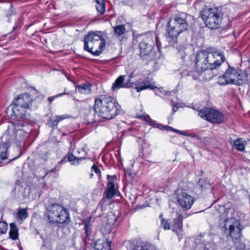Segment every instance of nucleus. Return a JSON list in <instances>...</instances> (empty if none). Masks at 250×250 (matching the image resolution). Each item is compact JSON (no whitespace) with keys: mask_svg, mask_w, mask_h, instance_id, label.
<instances>
[{"mask_svg":"<svg viewBox=\"0 0 250 250\" xmlns=\"http://www.w3.org/2000/svg\"><path fill=\"white\" fill-rule=\"evenodd\" d=\"M183 222L182 218L180 216L173 220V225L172 227V230L178 236L179 240L183 238Z\"/></svg>","mask_w":250,"mask_h":250,"instance_id":"6ab92c4d","label":"nucleus"},{"mask_svg":"<svg viewBox=\"0 0 250 250\" xmlns=\"http://www.w3.org/2000/svg\"><path fill=\"white\" fill-rule=\"evenodd\" d=\"M238 71L234 84L241 85L248 82L250 77L246 71L241 70L239 69Z\"/></svg>","mask_w":250,"mask_h":250,"instance_id":"aec40b11","label":"nucleus"},{"mask_svg":"<svg viewBox=\"0 0 250 250\" xmlns=\"http://www.w3.org/2000/svg\"><path fill=\"white\" fill-rule=\"evenodd\" d=\"M225 61L224 53L219 49L211 47L201 50L194 60L195 73L197 75L193 74V79H199V77L205 80L211 79L213 76L212 70L217 69Z\"/></svg>","mask_w":250,"mask_h":250,"instance_id":"f257e3e1","label":"nucleus"},{"mask_svg":"<svg viewBox=\"0 0 250 250\" xmlns=\"http://www.w3.org/2000/svg\"><path fill=\"white\" fill-rule=\"evenodd\" d=\"M136 70L133 72H131L129 75V80L125 83H124L125 76L124 75L120 76L115 81V82L113 83L112 86V89L113 90H115L116 89H120L121 88H128L130 87H133V83H130L131 78H133L135 76L137 75V73H135Z\"/></svg>","mask_w":250,"mask_h":250,"instance_id":"4468645a","label":"nucleus"},{"mask_svg":"<svg viewBox=\"0 0 250 250\" xmlns=\"http://www.w3.org/2000/svg\"><path fill=\"white\" fill-rule=\"evenodd\" d=\"M57 166H55V167H54V169H52L50 171V172H52L54 171L55 170H56V169H57Z\"/></svg>","mask_w":250,"mask_h":250,"instance_id":"3c124183","label":"nucleus"},{"mask_svg":"<svg viewBox=\"0 0 250 250\" xmlns=\"http://www.w3.org/2000/svg\"><path fill=\"white\" fill-rule=\"evenodd\" d=\"M92 171H94L97 174L99 175L101 173L100 169L95 165H93L91 167Z\"/></svg>","mask_w":250,"mask_h":250,"instance_id":"c03bdc74","label":"nucleus"},{"mask_svg":"<svg viewBox=\"0 0 250 250\" xmlns=\"http://www.w3.org/2000/svg\"><path fill=\"white\" fill-rule=\"evenodd\" d=\"M18 229L16 225L14 223L10 224V230L9 232V237L13 240H16L18 239Z\"/></svg>","mask_w":250,"mask_h":250,"instance_id":"5701e85b","label":"nucleus"},{"mask_svg":"<svg viewBox=\"0 0 250 250\" xmlns=\"http://www.w3.org/2000/svg\"><path fill=\"white\" fill-rule=\"evenodd\" d=\"M201 16L207 27L215 29L220 27L223 14L220 8L214 7L204 9Z\"/></svg>","mask_w":250,"mask_h":250,"instance_id":"6e6552de","label":"nucleus"},{"mask_svg":"<svg viewBox=\"0 0 250 250\" xmlns=\"http://www.w3.org/2000/svg\"><path fill=\"white\" fill-rule=\"evenodd\" d=\"M90 175H91V177L93 175V174L92 173L90 174Z\"/></svg>","mask_w":250,"mask_h":250,"instance_id":"6e6d98bb","label":"nucleus"},{"mask_svg":"<svg viewBox=\"0 0 250 250\" xmlns=\"http://www.w3.org/2000/svg\"><path fill=\"white\" fill-rule=\"evenodd\" d=\"M78 90L83 94H87L91 93V85L89 84H82L77 86Z\"/></svg>","mask_w":250,"mask_h":250,"instance_id":"393cba45","label":"nucleus"},{"mask_svg":"<svg viewBox=\"0 0 250 250\" xmlns=\"http://www.w3.org/2000/svg\"><path fill=\"white\" fill-rule=\"evenodd\" d=\"M17 215L21 220H24L28 216V212L25 208H20L17 212Z\"/></svg>","mask_w":250,"mask_h":250,"instance_id":"2f4dec72","label":"nucleus"},{"mask_svg":"<svg viewBox=\"0 0 250 250\" xmlns=\"http://www.w3.org/2000/svg\"><path fill=\"white\" fill-rule=\"evenodd\" d=\"M85 158V157L84 156L81 157H76L72 153H68V161L70 162L71 164L73 165H78L80 164L79 162Z\"/></svg>","mask_w":250,"mask_h":250,"instance_id":"a878e982","label":"nucleus"},{"mask_svg":"<svg viewBox=\"0 0 250 250\" xmlns=\"http://www.w3.org/2000/svg\"><path fill=\"white\" fill-rule=\"evenodd\" d=\"M138 118L145 120L146 122H149L151 118L148 115H140L138 116Z\"/></svg>","mask_w":250,"mask_h":250,"instance_id":"79ce46f5","label":"nucleus"},{"mask_svg":"<svg viewBox=\"0 0 250 250\" xmlns=\"http://www.w3.org/2000/svg\"><path fill=\"white\" fill-rule=\"evenodd\" d=\"M177 199L178 204L184 210L189 209L194 203L193 198L182 190H177Z\"/></svg>","mask_w":250,"mask_h":250,"instance_id":"f8f14e48","label":"nucleus"},{"mask_svg":"<svg viewBox=\"0 0 250 250\" xmlns=\"http://www.w3.org/2000/svg\"><path fill=\"white\" fill-rule=\"evenodd\" d=\"M93 108L98 116L105 120L114 118L121 111V106L113 97L104 95L95 98Z\"/></svg>","mask_w":250,"mask_h":250,"instance_id":"f03ea898","label":"nucleus"},{"mask_svg":"<svg viewBox=\"0 0 250 250\" xmlns=\"http://www.w3.org/2000/svg\"><path fill=\"white\" fill-rule=\"evenodd\" d=\"M166 130L172 131L174 132V130H175V129L172 127L168 126L167 125V128H166Z\"/></svg>","mask_w":250,"mask_h":250,"instance_id":"09e8293b","label":"nucleus"},{"mask_svg":"<svg viewBox=\"0 0 250 250\" xmlns=\"http://www.w3.org/2000/svg\"><path fill=\"white\" fill-rule=\"evenodd\" d=\"M156 127L158 128H159L161 130H166L167 128V125H163L161 124H157L156 125Z\"/></svg>","mask_w":250,"mask_h":250,"instance_id":"49530a36","label":"nucleus"},{"mask_svg":"<svg viewBox=\"0 0 250 250\" xmlns=\"http://www.w3.org/2000/svg\"><path fill=\"white\" fill-rule=\"evenodd\" d=\"M177 104H176L175 103H173V102H171V105L172 106V112L173 113H174L175 112L177 109H178V107L177 106Z\"/></svg>","mask_w":250,"mask_h":250,"instance_id":"a18cd8bd","label":"nucleus"},{"mask_svg":"<svg viewBox=\"0 0 250 250\" xmlns=\"http://www.w3.org/2000/svg\"><path fill=\"white\" fill-rule=\"evenodd\" d=\"M198 115L208 121L213 123L219 124L224 121L223 114L216 109L206 107L198 112Z\"/></svg>","mask_w":250,"mask_h":250,"instance_id":"1a4fd4ad","label":"nucleus"},{"mask_svg":"<svg viewBox=\"0 0 250 250\" xmlns=\"http://www.w3.org/2000/svg\"><path fill=\"white\" fill-rule=\"evenodd\" d=\"M15 9L13 8L12 5L10 4V8L6 11H5V15L6 17L9 19V17L13 16L15 14ZM7 21L9 22V19L7 20Z\"/></svg>","mask_w":250,"mask_h":250,"instance_id":"72a5a7b5","label":"nucleus"},{"mask_svg":"<svg viewBox=\"0 0 250 250\" xmlns=\"http://www.w3.org/2000/svg\"><path fill=\"white\" fill-rule=\"evenodd\" d=\"M203 249V250H215V248L212 243H208L204 245Z\"/></svg>","mask_w":250,"mask_h":250,"instance_id":"e433bc0d","label":"nucleus"},{"mask_svg":"<svg viewBox=\"0 0 250 250\" xmlns=\"http://www.w3.org/2000/svg\"><path fill=\"white\" fill-rule=\"evenodd\" d=\"M236 240L235 242L236 248L239 250H244L245 248V244L241 242L239 238Z\"/></svg>","mask_w":250,"mask_h":250,"instance_id":"c9c22d12","label":"nucleus"},{"mask_svg":"<svg viewBox=\"0 0 250 250\" xmlns=\"http://www.w3.org/2000/svg\"><path fill=\"white\" fill-rule=\"evenodd\" d=\"M96 7L98 13L103 15L105 10V4L104 0H95Z\"/></svg>","mask_w":250,"mask_h":250,"instance_id":"bb28decb","label":"nucleus"},{"mask_svg":"<svg viewBox=\"0 0 250 250\" xmlns=\"http://www.w3.org/2000/svg\"><path fill=\"white\" fill-rule=\"evenodd\" d=\"M220 210H224L223 214L220 216V220L223 221V227L225 231L228 233L232 239L237 240L241 236L242 228L239 221L235 218L229 217V209H225L224 207H221Z\"/></svg>","mask_w":250,"mask_h":250,"instance_id":"423d86ee","label":"nucleus"},{"mask_svg":"<svg viewBox=\"0 0 250 250\" xmlns=\"http://www.w3.org/2000/svg\"><path fill=\"white\" fill-rule=\"evenodd\" d=\"M208 243L211 242L203 241L201 238H189L185 241V250H203L204 245Z\"/></svg>","mask_w":250,"mask_h":250,"instance_id":"ddd939ff","label":"nucleus"},{"mask_svg":"<svg viewBox=\"0 0 250 250\" xmlns=\"http://www.w3.org/2000/svg\"><path fill=\"white\" fill-rule=\"evenodd\" d=\"M239 69L229 66L224 74L219 78V83L221 85L234 84Z\"/></svg>","mask_w":250,"mask_h":250,"instance_id":"9d476101","label":"nucleus"},{"mask_svg":"<svg viewBox=\"0 0 250 250\" xmlns=\"http://www.w3.org/2000/svg\"><path fill=\"white\" fill-rule=\"evenodd\" d=\"M48 222L54 226L58 224L66 225L69 222V214L66 209L58 204H52L49 206L46 213Z\"/></svg>","mask_w":250,"mask_h":250,"instance_id":"0eeeda50","label":"nucleus"},{"mask_svg":"<svg viewBox=\"0 0 250 250\" xmlns=\"http://www.w3.org/2000/svg\"><path fill=\"white\" fill-rule=\"evenodd\" d=\"M3 166V163L1 162H0V167Z\"/></svg>","mask_w":250,"mask_h":250,"instance_id":"864d4df0","label":"nucleus"},{"mask_svg":"<svg viewBox=\"0 0 250 250\" xmlns=\"http://www.w3.org/2000/svg\"><path fill=\"white\" fill-rule=\"evenodd\" d=\"M108 184L107 189L104 193V196L107 199H111L116 194L114 182L116 180L115 175H107Z\"/></svg>","mask_w":250,"mask_h":250,"instance_id":"dca6fc26","label":"nucleus"},{"mask_svg":"<svg viewBox=\"0 0 250 250\" xmlns=\"http://www.w3.org/2000/svg\"><path fill=\"white\" fill-rule=\"evenodd\" d=\"M150 42V41H148L147 38L146 40H144L139 44L140 56L143 59H146L147 56L151 53L153 49V42L151 41L150 43H149L148 42Z\"/></svg>","mask_w":250,"mask_h":250,"instance_id":"2eb2a0df","label":"nucleus"},{"mask_svg":"<svg viewBox=\"0 0 250 250\" xmlns=\"http://www.w3.org/2000/svg\"><path fill=\"white\" fill-rule=\"evenodd\" d=\"M133 84L135 86V88L138 92L147 88L154 89L155 88V86L152 83L146 80L143 82H136L135 84L133 83L132 85Z\"/></svg>","mask_w":250,"mask_h":250,"instance_id":"412c9836","label":"nucleus"},{"mask_svg":"<svg viewBox=\"0 0 250 250\" xmlns=\"http://www.w3.org/2000/svg\"><path fill=\"white\" fill-rule=\"evenodd\" d=\"M154 36L155 39L156 44L157 45V47H159V46L160 45V42L158 40V38L157 36H156V35H154Z\"/></svg>","mask_w":250,"mask_h":250,"instance_id":"de8ad7c7","label":"nucleus"},{"mask_svg":"<svg viewBox=\"0 0 250 250\" xmlns=\"http://www.w3.org/2000/svg\"><path fill=\"white\" fill-rule=\"evenodd\" d=\"M163 214H161L159 215V217L161 218V224H160V227L163 229H164L165 230L166 229H170V224L168 222V220H165L163 217Z\"/></svg>","mask_w":250,"mask_h":250,"instance_id":"7c9ffc66","label":"nucleus"},{"mask_svg":"<svg viewBox=\"0 0 250 250\" xmlns=\"http://www.w3.org/2000/svg\"><path fill=\"white\" fill-rule=\"evenodd\" d=\"M117 216L113 213H111L107 215V223L109 226H116Z\"/></svg>","mask_w":250,"mask_h":250,"instance_id":"c756f323","label":"nucleus"},{"mask_svg":"<svg viewBox=\"0 0 250 250\" xmlns=\"http://www.w3.org/2000/svg\"><path fill=\"white\" fill-rule=\"evenodd\" d=\"M106 41L99 31L89 32L84 37V49L94 56L104 50Z\"/></svg>","mask_w":250,"mask_h":250,"instance_id":"39448f33","label":"nucleus"},{"mask_svg":"<svg viewBox=\"0 0 250 250\" xmlns=\"http://www.w3.org/2000/svg\"><path fill=\"white\" fill-rule=\"evenodd\" d=\"M248 62H249V64L250 65V58L248 60Z\"/></svg>","mask_w":250,"mask_h":250,"instance_id":"5fc2aeb1","label":"nucleus"},{"mask_svg":"<svg viewBox=\"0 0 250 250\" xmlns=\"http://www.w3.org/2000/svg\"><path fill=\"white\" fill-rule=\"evenodd\" d=\"M111 241L108 239L106 241L104 240H98L95 243V250H111L110 244Z\"/></svg>","mask_w":250,"mask_h":250,"instance_id":"4be33fe9","label":"nucleus"},{"mask_svg":"<svg viewBox=\"0 0 250 250\" xmlns=\"http://www.w3.org/2000/svg\"><path fill=\"white\" fill-rule=\"evenodd\" d=\"M58 124V122H57L55 117L53 118L50 119V120L48 122V125L52 127L57 126Z\"/></svg>","mask_w":250,"mask_h":250,"instance_id":"4c0bfd02","label":"nucleus"},{"mask_svg":"<svg viewBox=\"0 0 250 250\" xmlns=\"http://www.w3.org/2000/svg\"><path fill=\"white\" fill-rule=\"evenodd\" d=\"M12 131V129L8 127L6 132L0 138V159L1 160L8 159V149L10 146L11 139L9 134Z\"/></svg>","mask_w":250,"mask_h":250,"instance_id":"9b49d317","label":"nucleus"},{"mask_svg":"<svg viewBox=\"0 0 250 250\" xmlns=\"http://www.w3.org/2000/svg\"><path fill=\"white\" fill-rule=\"evenodd\" d=\"M190 18V15L182 13L168 21L167 31L170 42H176L178 35L188 30L189 26L188 20Z\"/></svg>","mask_w":250,"mask_h":250,"instance_id":"7ed1b4c3","label":"nucleus"},{"mask_svg":"<svg viewBox=\"0 0 250 250\" xmlns=\"http://www.w3.org/2000/svg\"><path fill=\"white\" fill-rule=\"evenodd\" d=\"M13 101L22 105V106H25L27 109H30L32 105L33 99L29 94L24 93L19 95Z\"/></svg>","mask_w":250,"mask_h":250,"instance_id":"f3484780","label":"nucleus"},{"mask_svg":"<svg viewBox=\"0 0 250 250\" xmlns=\"http://www.w3.org/2000/svg\"><path fill=\"white\" fill-rule=\"evenodd\" d=\"M11 105L10 116L13 120H16L18 122H15L12 124V126L10 127L16 132V135L19 132L21 134V132L28 133L30 131V129H27V127H30V125L26 122L23 121H20L21 119H26L28 116L27 112V109L25 106L20 105L18 103L13 101Z\"/></svg>","mask_w":250,"mask_h":250,"instance_id":"20e7f679","label":"nucleus"},{"mask_svg":"<svg viewBox=\"0 0 250 250\" xmlns=\"http://www.w3.org/2000/svg\"><path fill=\"white\" fill-rule=\"evenodd\" d=\"M249 94H250V92H249Z\"/></svg>","mask_w":250,"mask_h":250,"instance_id":"4d7b16f0","label":"nucleus"},{"mask_svg":"<svg viewBox=\"0 0 250 250\" xmlns=\"http://www.w3.org/2000/svg\"><path fill=\"white\" fill-rule=\"evenodd\" d=\"M233 144L238 150L243 151L245 150V141H243L241 139H237L234 141Z\"/></svg>","mask_w":250,"mask_h":250,"instance_id":"c85d7f7f","label":"nucleus"},{"mask_svg":"<svg viewBox=\"0 0 250 250\" xmlns=\"http://www.w3.org/2000/svg\"><path fill=\"white\" fill-rule=\"evenodd\" d=\"M204 182L205 181H204V180L200 179L199 180L198 183V186L201 187V188H208L210 186V185L208 184H207V183H205V185H204L203 184H204Z\"/></svg>","mask_w":250,"mask_h":250,"instance_id":"ea45409f","label":"nucleus"},{"mask_svg":"<svg viewBox=\"0 0 250 250\" xmlns=\"http://www.w3.org/2000/svg\"><path fill=\"white\" fill-rule=\"evenodd\" d=\"M64 94H67V93H65V92H64V93H61V94H58V95H57L56 97H60V96H62V95H64Z\"/></svg>","mask_w":250,"mask_h":250,"instance_id":"8fccbe9b","label":"nucleus"},{"mask_svg":"<svg viewBox=\"0 0 250 250\" xmlns=\"http://www.w3.org/2000/svg\"><path fill=\"white\" fill-rule=\"evenodd\" d=\"M114 31L116 36L119 37L125 33L126 28L124 25H118L114 27Z\"/></svg>","mask_w":250,"mask_h":250,"instance_id":"cd10ccee","label":"nucleus"},{"mask_svg":"<svg viewBox=\"0 0 250 250\" xmlns=\"http://www.w3.org/2000/svg\"><path fill=\"white\" fill-rule=\"evenodd\" d=\"M90 229V227L89 221L85 222L84 223V230L86 236H88V235L90 234L89 232Z\"/></svg>","mask_w":250,"mask_h":250,"instance_id":"58836bf2","label":"nucleus"},{"mask_svg":"<svg viewBox=\"0 0 250 250\" xmlns=\"http://www.w3.org/2000/svg\"><path fill=\"white\" fill-rule=\"evenodd\" d=\"M174 132H176L177 133H178L179 134H181V135H183L184 136H189V135H188V133H187L186 132L183 131H181V130H178L176 129H175V130H174ZM191 136L193 137H197V138H198L197 136L195 134L191 135Z\"/></svg>","mask_w":250,"mask_h":250,"instance_id":"a19ab883","label":"nucleus"},{"mask_svg":"<svg viewBox=\"0 0 250 250\" xmlns=\"http://www.w3.org/2000/svg\"><path fill=\"white\" fill-rule=\"evenodd\" d=\"M132 250H159L156 249L154 246L146 244H140L135 245Z\"/></svg>","mask_w":250,"mask_h":250,"instance_id":"b1692460","label":"nucleus"},{"mask_svg":"<svg viewBox=\"0 0 250 250\" xmlns=\"http://www.w3.org/2000/svg\"><path fill=\"white\" fill-rule=\"evenodd\" d=\"M155 88L153 89L154 90V92L156 95H157L159 96H161L162 95H167L169 93L168 91H166V90H164L162 88H157L156 86H155Z\"/></svg>","mask_w":250,"mask_h":250,"instance_id":"473e14b6","label":"nucleus"},{"mask_svg":"<svg viewBox=\"0 0 250 250\" xmlns=\"http://www.w3.org/2000/svg\"><path fill=\"white\" fill-rule=\"evenodd\" d=\"M55 118L57 120V122L59 123L61 121L65 119H66L67 118V116L66 115H62L61 116H55Z\"/></svg>","mask_w":250,"mask_h":250,"instance_id":"37998d69","label":"nucleus"},{"mask_svg":"<svg viewBox=\"0 0 250 250\" xmlns=\"http://www.w3.org/2000/svg\"><path fill=\"white\" fill-rule=\"evenodd\" d=\"M8 228L7 224L3 221H0V233H5Z\"/></svg>","mask_w":250,"mask_h":250,"instance_id":"f704fd0d","label":"nucleus"},{"mask_svg":"<svg viewBox=\"0 0 250 250\" xmlns=\"http://www.w3.org/2000/svg\"><path fill=\"white\" fill-rule=\"evenodd\" d=\"M63 160H62V161H60V162H59V164H62V163H63Z\"/></svg>","mask_w":250,"mask_h":250,"instance_id":"603ef678","label":"nucleus"},{"mask_svg":"<svg viewBox=\"0 0 250 250\" xmlns=\"http://www.w3.org/2000/svg\"><path fill=\"white\" fill-rule=\"evenodd\" d=\"M10 196L13 199H17L20 201L23 200L25 197L24 188L22 186L16 184L13 187L10 193Z\"/></svg>","mask_w":250,"mask_h":250,"instance_id":"a211bd4d","label":"nucleus"}]
</instances>
